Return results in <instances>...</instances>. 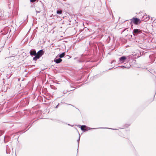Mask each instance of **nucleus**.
I'll list each match as a JSON object with an SVG mask.
<instances>
[{
	"instance_id": "1",
	"label": "nucleus",
	"mask_w": 156,
	"mask_h": 156,
	"mask_svg": "<svg viewBox=\"0 0 156 156\" xmlns=\"http://www.w3.org/2000/svg\"><path fill=\"white\" fill-rule=\"evenodd\" d=\"M44 51L42 50H39L37 53V55L35 56L33 58V60L34 61L37 60L41 57L44 54Z\"/></svg>"
},
{
	"instance_id": "2",
	"label": "nucleus",
	"mask_w": 156,
	"mask_h": 156,
	"mask_svg": "<svg viewBox=\"0 0 156 156\" xmlns=\"http://www.w3.org/2000/svg\"><path fill=\"white\" fill-rule=\"evenodd\" d=\"M131 21L136 25L140 23V19L137 18H133L131 20Z\"/></svg>"
},
{
	"instance_id": "3",
	"label": "nucleus",
	"mask_w": 156,
	"mask_h": 156,
	"mask_svg": "<svg viewBox=\"0 0 156 156\" xmlns=\"http://www.w3.org/2000/svg\"><path fill=\"white\" fill-rule=\"evenodd\" d=\"M141 33V30L138 29H134L133 31V34L134 35H135L137 34H140Z\"/></svg>"
},
{
	"instance_id": "4",
	"label": "nucleus",
	"mask_w": 156,
	"mask_h": 156,
	"mask_svg": "<svg viewBox=\"0 0 156 156\" xmlns=\"http://www.w3.org/2000/svg\"><path fill=\"white\" fill-rule=\"evenodd\" d=\"M98 128H94L92 129H97ZM89 127H87V126L85 125H82L81 126V129L83 131H87L88 130L91 129Z\"/></svg>"
},
{
	"instance_id": "5",
	"label": "nucleus",
	"mask_w": 156,
	"mask_h": 156,
	"mask_svg": "<svg viewBox=\"0 0 156 156\" xmlns=\"http://www.w3.org/2000/svg\"><path fill=\"white\" fill-rule=\"evenodd\" d=\"M126 56H122L119 58V62L120 63H122L124 62L127 59Z\"/></svg>"
},
{
	"instance_id": "6",
	"label": "nucleus",
	"mask_w": 156,
	"mask_h": 156,
	"mask_svg": "<svg viewBox=\"0 0 156 156\" xmlns=\"http://www.w3.org/2000/svg\"><path fill=\"white\" fill-rule=\"evenodd\" d=\"M150 19L149 16L147 15H144L143 16L142 18V20L144 21H147Z\"/></svg>"
},
{
	"instance_id": "7",
	"label": "nucleus",
	"mask_w": 156,
	"mask_h": 156,
	"mask_svg": "<svg viewBox=\"0 0 156 156\" xmlns=\"http://www.w3.org/2000/svg\"><path fill=\"white\" fill-rule=\"evenodd\" d=\"M30 53L31 56H35L37 55V53L35 50H31L30 51Z\"/></svg>"
},
{
	"instance_id": "8",
	"label": "nucleus",
	"mask_w": 156,
	"mask_h": 156,
	"mask_svg": "<svg viewBox=\"0 0 156 156\" xmlns=\"http://www.w3.org/2000/svg\"><path fill=\"white\" fill-rule=\"evenodd\" d=\"M62 60L61 58H55L54 59V61L56 63H59L61 62Z\"/></svg>"
},
{
	"instance_id": "9",
	"label": "nucleus",
	"mask_w": 156,
	"mask_h": 156,
	"mask_svg": "<svg viewBox=\"0 0 156 156\" xmlns=\"http://www.w3.org/2000/svg\"><path fill=\"white\" fill-rule=\"evenodd\" d=\"M6 153L7 154H9L10 152V150L8 146L7 145L6 146Z\"/></svg>"
},
{
	"instance_id": "10",
	"label": "nucleus",
	"mask_w": 156,
	"mask_h": 156,
	"mask_svg": "<svg viewBox=\"0 0 156 156\" xmlns=\"http://www.w3.org/2000/svg\"><path fill=\"white\" fill-rule=\"evenodd\" d=\"M65 54H66L65 52H63L62 53L60 54L59 55L58 57L60 58H62L65 55Z\"/></svg>"
},
{
	"instance_id": "11",
	"label": "nucleus",
	"mask_w": 156,
	"mask_h": 156,
	"mask_svg": "<svg viewBox=\"0 0 156 156\" xmlns=\"http://www.w3.org/2000/svg\"><path fill=\"white\" fill-rule=\"evenodd\" d=\"M56 12L57 14H60L62 13V11L60 10H57Z\"/></svg>"
},
{
	"instance_id": "12",
	"label": "nucleus",
	"mask_w": 156,
	"mask_h": 156,
	"mask_svg": "<svg viewBox=\"0 0 156 156\" xmlns=\"http://www.w3.org/2000/svg\"><path fill=\"white\" fill-rule=\"evenodd\" d=\"M121 67L123 69H124V68H127L128 69L129 67H126V66H121Z\"/></svg>"
},
{
	"instance_id": "13",
	"label": "nucleus",
	"mask_w": 156,
	"mask_h": 156,
	"mask_svg": "<svg viewBox=\"0 0 156 156\" xmlns=\"http://www.w3.org/2000/svg\"><path fill=\"white\" fill-rule=\"evenodd\" d=\"M4 133V132L3 131L0 130V136L1 135H2Z\"/></svg>"
},
{
	"instance_id": "14",
	"label": "nucleus",
	"mask_w": 156,
	"mask_h": 156,
	"mask_svg": "<svg viewBox=\"0 0 156 156\" xmlns=\"http://www.w3.org/2000/svg\"><path fill=\"white\" fill-rule=\"evenodd\" d=\"M80 136H79V138L77 140V142L78 143V146H79V141H80Z\"/></svg>"
},
{
	"instance_id": "15",
	"label": "nucleus",
	"mask_w": 156,
	"mask_h": 156,
	"mask_svg": "<svg viewBox=\"0 0 156 156\" xmlns=\"http://www.w3.org/2000/svg\"><path fill=\"white\" fill-rule=\"evenodd\" d=\"M36 0H30V1L31 2H33L36 1Z\"/></svg>"
},
{
	"instance_id": "16",
	"label": "nucleus",
	"mask_w": 156,
	"mask_h": 156,
	"mask_svg": "<svg viewBox=\"0 0 156 156\" xmlns=\"http://www.w3.org/2000/svg\"><path fill=\"white\" fill-rule=\"evenodd\" d=\"M59 104H58L55 107V108H58V106L59 105Z\"/></svg>"
},
{
	"instance_id": "17",
	"label": "nucleus",
	"mask_w": 156,
	"mask_h": 156,
	"mask_svg": "<svg viewBox=\"0 0 156 156\" xmlns=\"http://www.w3.org/2000/svg\"><path fill=\"white\" fill-rule=\"evenodd\" d=\"M12 75V74H10V76H9L8 77H7L9 79V77L11 76ZM8 75L7 74V77H8Z\"/></svg>"
},
{
	"instance_id": "18",
	"label": "nucleus",
	"mask_w": 156,
	"mask_h": 156,
	"mask_svg": "<svg viewBox=\"0 0 156 156\" xmlns=\"http://www.w3.org/2000/svg\"><path fill=\"white\" fill-rule=\"evenodd\" d=\"M115 62V60H113L112 62L111 63L112 64V63L113 62Z\"/></svg>"
},
{
	"instance_id": "19",
	"label": "nucleus",
	"mask_w": 156,
	"mask_h": 156,
	"mask_svg": "<svg viewBox=\"0 0 156 156\" xmlns=\"http://www.w3.org/2000/svg\"><path fill=\"white\" fill-rule=\"evenodd\" d=\"M108 129H109V128H107ZM109 129H113V130H115V129H112V128H109Z\"/></svg>"
},
{
	"instance_id": "20",
	"label": "nucleus",
	"mask_w": 156,
	"mask_h": 156,
	"mask_svg": "<svg viewBox=\"0 0 156 156\" xmlns=\"http://www.w3.org/2000/svg\"><path fill=\"white\" fill-rule=\"evenodd\" d=\"M37 12H40L39 11H38V12L37 11Z\"/></svg>"
},
{
	"instance_id": "21",
	"label": "nucleus",
	"mask_w": 156,
	"mask_h": 156,
	"mask_svg": "<svg viewBox=\"0 0 156 156\" xmlns=\"http://www.w3.org/2000/svg\"><path fill=\"white\" fill-rule=\"evenodd\" d=\"M28 18V16H27V19Z\"/></svg>"
},
{
	"instance_id": "22",
	"label": "nucleus",
	"mask_w": 156,
	"mask_h": 156,
	"mask_svg": "<svg viewBox=\"0 0 156 156\" xmlns=\"http://www.w3.org/2000/svg\"><path fill=\"white\" fill-rule=\"evenodd\" d=\"M4 141L5 142V139H4Z\"/></svg>"
}]
</instances>
